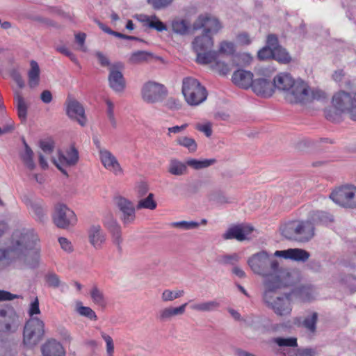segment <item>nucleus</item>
I'll return each mask as SVG.
<instances>
[{
  "instance_id": "obj_43",
  "label": "nucleus",
  "mask_w": 356,
  "mask_h": 356,
  "mask_svg": "<svg viewBox=\"0 0 356 356\" xmlns=\"http://www.w3.org/2000/svg\"><path fill=\"white\" fill-rule=\"evenodd\" d=\"M281 353L283 356H316L317 354L316 349L311 348L289 350L286 353L284 350Z\"/></svg>"
},
{
  "instance_id": "obj_21",
  "label": "nucleus",
  "mask_w": 356,
  "mask_h": 356,
  "mask_svg": "<svg viewBox=\"0 0 356 356\" xmlns=\"http://www.w3.org/2000/svg\"><path fill=\"white\" fill-rule=\"evenodd\" d=\"M274 256L295 261L305 262L309 258L310 254L303 249L289 248L284 250H277L274 252Z\"/></svg>"
},
{
  "instance_id": "obj_9",
  "label": "nucleus",
  "mask_w": 356,
  "mask_h": 356,
  "mask_svg": "<svg viewBox=\"0 0 356 356\" xmlns=\"http://www.w3.org/2000/svg\"><path fill=\"white\" fill-rule=\"evenodd\" d=\"M141 97L147 104H155L162 102L168 95L165 86L160 83L149 81L141 88Z\"/></svg>"
},
{
  "instance_id": "obj_59",
  "label": "nucleus",
  "mask_w": 356,
  "mask_h": 356,
  "mask_svg": "<svg viewBox=\"0 0 356 356\" xmlns=\"http://www.w3.org/2000/svg\"><path fill=\"white\" fill-rule=\"evenodd\" d=\"M46 281L49 286L56 288L60 285L58 276L55 273H49L46 275Z\"/></svg>"
},
{
  "instance_id": "obj_27",
  "label": "nucleus",
  "mask_w": 356,
  "mask_h": 356,
  "mask_svg": "<svg viewBox=\"0 0 356 356\" xmlns=\"http://www.w3.org/2000/svg\"><path fill=\"white\" fill-rule=\"evenodd\" d=\"M43 356H65V351L61 344L54 339L47 341L42 346Z\"/></svg>"
},
{
  "instance_id": "obj_61",
  "label": "nucleus",
  "mask_w": 356,
  "mask_h": 356,
  "mask_svg": "<svg viewBox=\"0 0 356 356\" xmlns=\"http://www.w3.org/2000/svg\"><path fill=\"white\" fill-rule=\"evenodd\" d=\"M86 35L83 33H79L75 34V40L79 45L78 49L82 51H86V47L85 46Z\"/></svg>"
},
{
  "instance_id": "obj_17",
  "label": "nucleus",
  "mask_w": 356,
  "mask_h": 356,
  "mask_svg": "<svg viewBox=\"0 0 356 356\" xmlns=\"http://www.w3.org/2000/svg\"><path fill=\"white\" fill-rule=\"evenodd\" d=\"M79 161V152L77 149L72 146L65 153H59L58 160L53 159L52 162L64 174L67 175L65 167L75 165Z\"/></svg>"
},
{
  "instance_id": "obj_34",
  "label": "nucleus",
  "mask_w": 356,
  "mask_h": 356,
  "mask_svg": "<svg viewBox=\"0 0 356 356\" xmlns=\"http://www.w3.org/2000/svg\"><path fill=\"white\" fill-rule=\"evenodd\" d=\"M309 219L314 225H327L332 222V215L321 211H314L309 214Z\"/></svg>"
},
{
  "instance_id": "obj_57",
  "label": "nucleus",
  "mask_w": 356,
  "mask_h": 356,
  "mask_svg": "<svg viewBox=\"0 0 356 356\" xmlns=\"http://www.w3.org/2000/svg\"><path fill=\"white\" fill-rule=\"evenodd\" d=\"M274 49L268 47L267 46L258 51L257 56L260 60H266L270 58H273Z\"/></svg>"
},
{
  "instance_id": "obj_58",
  "label": "nucleus",
  "mask_w": 356,
  "mask_h": 356,
  "mask_svg": "<svg viewBox=\"0 0 356 356\" xmlns=\"http://www.w3.org/2000/svg\"><path fill=\"white\" fill-rule=\"evenodd\" d=\"M57 51L67 56L74 63H78V60L76 56L70 51L65 46H58L56 47Z\"/></svg>"
},
{
  "instance_id": "obj_23",
  "label": "nucleus",
  "mask_w": 356,
  "mask_h": 356,
  "mask_svg": "<svg viewBox=\"0 0 356 356\" xmlns=\"http://www.w3.org/2000/svg\"><path fill=\"white\" fill-rule=\"evenodd\" d=\"M252 90L257 95L269 97L274 93L273 82L266 78H258L254 80Z\"/></svg>"
},
{
  "instance_id": "obj_13",
  "label": "nucleus",
  "mask_w": 356,
  "mask_h": 356,
  "mask_svg": "<svg viewBox=\"0 0 356 356\" xmlns=\"http://www.w3.org/2000/svg\"><path fill=\"white\" fill-rule=\"evenodd\" d=\"M348 113L352 120L356 121V93L353 95L340 92L335 96V113Z\"/></svg>"
},
{
  "instance_id": "obj_30",
  "label": "nucleus",
  "mask_w": 356,
  "mask_h": 356,
  "mask_svg": "<svg viewBox=\"0 0 356 356\" xmlns=\"http://www.w3.org/2000/svg\"><path fill=\"white\" fill-rule=\"evenodd\" d=\"M30 70L28 72V83L30 88H35L40 83V70L38 63L35 60L30 62Z\"/></svg>"
},
{
  "instance_id": "obj_22",
  "label": "nucleus",
  "mask_w": 356,
  "mask_h": 356,
  "mask_svg": "<svg viewBox=\"0 0 356 356\" xmlns=\"http://www.w3.org/2000/svg\"><path fill=\"white\" fill-rule=\"evenodd\" d=\"M116 204L122 213L121 219L125 224H129L135 220V208L132 202L126 198L120 197L116 200Z\"/></svg>"
},
{
  "instance_id": "obj_36",
  "label": "nucleus",
  "mask_w": 356,
  "mask_h": 356,
  "mask_svg": "<svg viewBox=\"0 0 356 356\" xmlns=\"http://www.w3.org/2000/svg\"><path fill=\"white\" fill-rule=\"evenodd\" d=\"M172 31L179 35H186L188 32L190 24L182 18L176 17L171 22Z\"/></svg>"
},
{
  "instance_id": "obj_26",
  "label": "nucleus",
  "mask_w": 356,
  "mask_h": 356,
  "mask_svg": "<svg viewBox=\"0 0 356 356\" xmlns=\"http://www.w3.org/2000/svg\"><path fill=\"white\" fill-rule=\"evenodd\" d=\"M298 241H308L314 236V225L309 219L298 222Z\"/></svg>"
},
{
  "instance_id": "obj_10",
  "label": "nucleus",
  "mask_w": 356,
  "mask_h": 356,
  "mask_svg": "<svg viewBox=\"0 0 356 356\" xmlns=\"http://www.w3.org/2000/svg\"><path fill=\"white\" fill-rule=\"evenodd\" d=\"M54 223L60 229H67L77 222L74 212L65 204H57L52 216Z\"/></svg>"
},
{
  "instance_id": "obj_41",
  "label": "nucleus",
  "mask_w": 356,
  "mask_h": 356,
  "mask_svg": "<svg viewBox=\"0 0 356 356\" xmlns=\"http://www.w3.org/2000/svg\"><path fill=\"white\" fill-rule=\"evenodd\" d=\"M318 320V314L313 312L307 316L302 323H298V326L305 327L309 333L314 334L316 330V323Z\"/></svg>"
},
{
  "instance_id": "obj_24",
  "label": "nucleus",
  "mask_w": 356,
  "mask_h": 356,
  "mask_svg": "<svg viewBox=\"0 0 356 356\" xmlns=\"http://www.w3.org/2000/svg\"><path fill=\"white\" fill-rule=\"evenodd\" d=\"M232 81L237 86L247 89L252 87L254 82L253 74L250 71L238 70L232 75Z\"/></svg>"
},
{
  "instance_id": "obj_16",
  "label": "nucleus",
  "mask_w": 356,
  "mask_h": 356,
  "mask_svg": "<svg viewBox=\"0 0 356 356\" xmlns=\"http://www.w3.org/2000/svg\"><path fill=\"white\" fill-rule=\"evenodd\" d=\"M99 159L105 169L115 176H122L124 170L115 156L109 150L101 148L99 150Z\"/></svg>"
},
{
  "instance_id": "obj_7",
  "label": "nucleus",
  "mask_w": 356,
  "mask_h": 356,
  "mask_svg": "<svg viewBox=\"0 0 356 356\" xmlns=\"http://www.w3.org/2000/svg\"><path fill=\"white\" fill-rule=\"evenodd\" d=\"M214 44L213 38L211 35L202 33L196 36L192 42V47L196 54V62L201 65H209L211 63L212 54Z\"/></svg>"
},
{
  "instance_id": "obj_20",
  "label": "nucleus",
  "mask_w": 356,
  "mask_h": 356,
  "mask_svg": "<svg viewBox=\"0 0 356 356\" xmlns=\"http://www.w3.org/2000/svg\"><path fill=\"white\" fill-rule=\"evenodd\" d=\"M88 238L90 244L96 250L102 248L106 236L99 225H92L88 229Z\"/></svg>"
},
{
  "instance_id": "obj_12",
  "label": "nucleus",
  "mask_w": 356,
  "mask_h": 356,
  "mask_svg": "<svg viewBox=\"0 0 356 356\" xmlns=\"http://www.w3.org/2000/svg\"><path fill=\"white\" fill-rule=\"evenodd\" d=\"M19 326L17 314L13 307H0V332L14 333Z\"/></svg>"
},
{
  "instance_id": "obj_29",
  "label": "nucleus",
  "mask_w": 356,
  "mask_h": 356,
  "mask_svg": "<svg viewBox=\"0 0 356 356\" xmlns=\"http://www.w3.org/2000/svg\"><path fill=\"white\" fill-rule=\"evenodd\" d=\"M290 293L301 302H309L314 298V291L309 286H302L293 289Z\"/></svg>"
},
{
  "instance_id": "obj_8",
  "label": "nucleus",
  "mask_w": 356,
  "mask_h": 356,
  "mask_svg": "<svg viewBox=\"0 0 356 356\" xmlns=\"http://www.w3.org/2000/svg\"><path fill=\"white\" fill-rule=\"evenodd\" d=\"M44 334V323L37 317H31L26 323L23 332V343L29 348L37 345Z\"/></svg>"
},
{
  "instance_id": "obj_4",
  "label": "nucleus",
  "mask_w": 356,
  "mask_h": 356,
  "mask_svg": "<svg viewBox=\"0 0 356 356\" xmlns=\"http://www.w3.org/2000/svg\"><path fill=\"white\" fill-rule=\"evenodd\" d=\"M275 256L269 254L266 251L262 250L251 255L247 263L252 271L265 278L264 287L267 281L271 280H281L283 272H286L288 276L296 272L289 268L280 267L279 262Z\"/></svg>"
},
{
  "instance_id": "obj_37",
  "label": "nucleus",
  "mask_w": 356,
  "mask_h": 356,
  "mask_svg": "<svg viewBox=\"0 0 356 356\" xmlns=\"http://www.w3.org/2000/svg\"><path fill=\"white\" fill-rule=\"evenodd\" d=\"M90 298L92 302L101 308H105L107 305L106 298L102 291L94 286L90 291Z\"/></svg>"
},
{
  "instance_id": "obj_3",
  "label": "nucleus",
  "mask_w": 356,
  "mask_h": 356,
  "mask_svg": "<svg viewBox=\"0 0 356 356\" xmlns=\"http://www.w3.org/2000/svg\"><path fill=\"white\" fill-rule=\"evenodd\" d=\"M274 90L284 94V99L291 104H306L310 99L309 87L302 79H295L288 72H280L273 81Z\"/></svg>"
},
{
  "instance_id": "obj_49",
  "label": "nucleus",
  "mask_w": 356,
  "mask_h": 356,
  "mask_svg": "<svg viewBox=\"0 0 356 356\" xmlns=\"http://www.w3.org/2000/svg\"><path fill=\"white\" fill-rule=\"evenodd\" d=\"M156 207V203L154 200V195L153 193H149L148 196L145 198L140 200L137 205V209H140L142 208L148 209L153 210Z\"/></svg>"
},
{
  "instance_id": "obj_52",
  "label": "nucleus",
  "mask_w": 356,
  "mask_h": 356,
  "mask_svg": "<svg viewBox=\"0 0 356 356\" xmlns=\"http://www.w3.org/2000/svg\"><path fill=\"white\" fill-rule=\"evenodd\" d=\"M208 198L210 201L216 202L220 204L230 202L228 198L221 191H219L211 192L209 195Z\"/></svg>"
},
{
  "instance_id": "obj_2",
  "label": "nucleus",
  "mask_w": 356,
  "mask_h": 356,
  "mask_svg": "<svg viewBox=\"0 0 356 356\" xmlns=\"http://www.w3.org/2000/svg\"><path fill=\"white\" fill-rule=\"evenodd\" d=\"M38 237L26 234L13 249L0 250V270L8 266L15 259H23L31 268L38 265L40 254L37 245Z\"/></svg>"
},
{
  "instance_id": "obj_6",
  "label": "nucleus",
  "mask_w": 356,
  "mask_h": 356,
  "mask_svg": "<svg viewBox=\"0 0 356 356\" xmlns=\"http://www.w3.org/2000/svg\"><path fill=\"white\" fill-rule=\"evenodd\" d=\"M182 93L186 102L191 106L200 104L207 97L206 88L193 77H186L183 79Z\"/></svg>"
},
{
  "instance_id": "obj_44",
  "label": "nucleus",
  "mask_w": 356,
  "mask_h": 356,
  "mask_svg": "<svg viewBox=\"0 0 356 356\" xmlns=\"http://www.w3.org/2000/svg\"><path fill=\"white\" fill-rule=\"evenodd\" d=\"M215 162V159L197 160L195 159H191L187 160L186 165H188L195 170H200L209 167Z\"/></svg>"
},
{
  "instance_id": "obj_33",
  "label": "nucleus",
  "mask_w": 356,
  "mask_h": 356,
  "mask_svg": "<svg viewBox=\"0 0 356 356\" xmlns=\"http://www.w3.org/2000/svg\"><path fill=\"white\" fill-rule=\"evenodd\" d=\"M272 341L280 348L277 353L282 354V351L284 350L286 353L287 350H290L287 348H296L298 346L297 338L296 337H275L273 338Z\"/></svg>"
},
{
  "instance_id": "obj_53",
  "label": "nucleus",
  "mask_w": 356,
  "mask_h": 356,
  "mask_svg": "<svg viewBox=\"0 0 356 356\" xmlns=\"http://www.w3.org/2000/svg\"><path fill=\"white\" fill-rule=\"evenodd\" d=\"M154 9L161 10L170 6L174 0H147Z\"/></svg>"
},
{
  "instance_id": "obj_39",
  "label": "nucleus",
  "mask_w": 356,
  "mask_h": 356,
  "mask_svg": "<svg viewBox=\"0 0 356 356\" xmlns=\"http://www.w3.org/2000/svg\"><path fill=\"white\" fill-rule=\"evenodd\" d=\"M15 100L17 104L18 116L22 121H25L27 115V104L18 91L15 92Z\"/></svg>"
},
{
  "instance_id": "obj_15",
  "label": "nucleus",
  "mask_w": 356,
  "mask_h": 356,
  "mask_svg": "<svg viewBox=\"0 0 356 356\" xmlns=\"http://www.w3.org/2000/svg\"><path fill=\"white\" fill-rule=\"evenodd\" d=\"M123 69L124 65L120 62L113 63L109 67V86L116 92H122L126 87V81L122 74Z\"/></svg>"
},
{
  "instance_id": "obj_14",
  "label": "nucleus",
  "mask_w": 356,
  "mask_h": 356,
  "mask_svg": "<svg viewBox=\"0 0 356 356\" xmlns=\"http://www.w3.org/2000/svg\"><path fill=\"white\" fill-rule=\"evenodd\" d=\"M335 204L350 209H356V186H341L335 190Z\"/></svg>"
},
{
  "instance_id": "obj_31",
  "label": "nucleus",
  "mask_w": 356,
  "mask_h": 356,
  "mask_svg": "<svg viewBox=\"0 0 356 356\" xmlns=\"http://www.w3.org/2000/svg\"><path fill=\"white\" fill-rule=\"evenodd\" d=\"M107 227L111 234L113 244L117 246L119 251H121L122 238L120 226L117 223L116 221L112 220L107 225Z\"/></svg>"
},
{
  "instance_id": "obj_11",
  "label": "nucleus",
  "mask_w": 356,
  "mask_h": 356,
  "mask_svg": "<svg viewBox=\"0 0 356 356\" xmlns=\"http://www.w3.org/2000/svg\"><path fill=\"white\" fill-rule=\"evenodd\" d=\"M193 28L194 30L203 29V33L212 36L222 29V25L217 17L205 13L197 17L193 24Z\"/></svg>"
},
{
  "instance_id": "obj_64",
  "label": "nucleus",
  "mask_w": 356,
  "mask_h": 356,
  "mask_svg": "<svg viewBox=\"0 0 356 356\" xmlns=\"http://www.w3.org/2000/svg\"><path fill=\"white\" fill-rule=\"evenodd\" d=\"M236 41L239 44L248 45L251 43V38L248 33L243 32L237 35Z\"/></svg>"
},
{
  "instance_id": "obj_5",
  "label": "nucleus",
  "mask_w": 356,
  "mask_h": 356,
  "mask_svg": "<svg viewBox=\"0 0 356 356\" xmlns=\"http://www.w3.org/2000/svg\"><path fill=\"white\" fill-rule=\"evenodd\" d=\"M236 51L235 44L228 40H222L218 44L217 50L212 54L211 63L210 68L220 75H226L232 68L223 58L232 56Z\"/></svg>"
},
{
  "instance_id": "obj_51",
  "label": "nucleus",
  "mask_w": 356,
  "mask_h": 356,
  "mask_svg": "<svg viewBox=\"0 0 356 356\" xmlns=\"http://www.w3.org/2000/svg\"><path fill=\"white\" fill-rule=\"evenodd\" d=\"M200 224L195 221H179L174 222L171 224V226L173 227L179 228L184 230H191L197 229L199 227Z\"/></svg>"
},
{
  "instance_id": "obj_1",
  "label": "nucleus",
  "mask_w": 356,
  "mask_h": 356,
  "mask_svg": "<svg viewBox=\"0 0 356 356\" xmlns=\"http://www.w3.org/2000/svg\"><path fill=\"white\" fill-rule=\"evenodd\" d=\"M281 280H271L266 282L263 293V300L266 305L278 316L288 317L291 316L292 306L291 293L280 294L279 290L293 285L298 279L297 273L288 276L286 272L281 275Z\"/></svg>"
},
{
  "instance_id": "obj_40",
  "label": "nucleus",
  "mask_w": 356,
  "mask_h": 356,
  "mask_svg": "<svg viewBox=\"0 0 356 356\" xmlns=\"http://www.w3.org/2000/svg\"><path fill=\"white\" fill-rule=\"evenodd\" d=\"M153 56L151 53L145 51H137L132 53L129 58V62L131 64H140L148 62L152 59Z\"/></svg>"
},
{
  "instance_id": "obj_60",
  "label": "nucleus",
  "mask_w": 356,
  "mask_h": 356,
  "mask_svg": "<svg viewBox=\"0 0 356 356\" xmlns=\"http://www.w3.org/2000/svg\"><path fill=\"white\" fill-rule=\"evenodd\" d=\"M239 260V256L237 254L224 255L220 259V262L223 264H234Z\"/></svg>"
},
{
  "instance_id": "obj_46",
  "label": "nucleus",
  "mask_w": 356,
  "mask_h": 356,
  "mask_svg": "<svg viewBox=\"0 0 356 356\" xmlns=\"http://www.w3.org/2000/svg\"><path fill=\"white\" fill-rule=\"evenodd\" d=\"M310 99L306 102H309L313 99H316L317 101L321 102L323 103H326L330 99L331 102L334 101V96H329L327 92L321 89H316L309 91Z\"/></svg>"
},
{
  "instance_id": "obj_63",
  "label": "nucleus",
  "mask_w": 356,
  "mask_h": 356,
  "mask_svg": "<svg viewBox=\"0 0 356 356\" xmlns=\"http://www.w3.org/2000/svg\"><path fill=\"white\" fill-rule=\"evenodd\" d=\"M11 347L8 341L0 340V356H10Z\"/></svg>"
},
{
  "instance_id": "obj_55",
  "label": "nucleus",
  "mask_w": 356,
  "mask_h": 356,
  "mask_svg": "<svg viewBox=\"0 0 356 356\" xmlns=\"http://www.w3.org/2000/svg\"><path fill=\"white\" fill-rule=\"evenodd\" d=\"M101 337L106 342V354L107 355L113 354L114 353V343H113L112 337L104 332H101Z\"/></svg>"
},
{
  "instance_id": "obj_48",
  "label": "nucleus",
  "mask_w": 356,
  "mask_h": 356,
  "mask_svg": "<svg viewBox=\"0 0 356 356\" xmlns=\"http://www.w3.org/2000/svg\"><path fill=\"white\" fill-rule=\"evenodd\" d=\"M273 58L279 63L286 64L290 63L291 58L286 50L282 47L274 49Z\"/></svg>"
},
{
  "instance_id": "obj_28",
  "label": "nucleus",
  "mask_w": 356,
  "mask_h": 356,
  "mask_svg": "<svg viewBox=\"0 0 356 356\" xmlns=\"http://www.w3.org/2000/svg\"><path fill=\"white\" fill-rule=\"evenodd\" d=\"M219 307L220 303L215 300L193 302L190 305L191 309L197 312H211Z\"/></svg>"
},
{
  "instance_id": "obj_32",
  "label": "nucleus",
  "mask_w": 356,
  "mask_h": 356,
  "mask_svg": "<svg viewBox=\"0 0 356 356\" xmlns=\"http://www.w3.org/2000/svg\"><path fill=\"white\" fill-rule=\"evenodd\" d=\"M27 207L29 212L35 217L37 220L42 221L45 216V210L42 201L29 200L27 202Z\"/></svg>"
},
{
  "instance_id": "obj_18",
  "label": "nucleus",
  "mask_w": 356,
  "mask_h": 356,
  "mask_svg": "<svg viewBox=\"0 0 356 356\" xmlns=\"http://www.w3.org/2000/svg\"><path fill=\"white\" fill-rule=\"evenodd\" d=\"M66 106V112L69 118L76 120L80 125L84 126L87 120L82 105L75 99L68 97Z\"/></svg>"
},
{
  "instance_id": "obj_38",
  "label": "nucleus",
  "mask_w": 356,
  "mask_h": 356,
  "mask_svg": "<svg viewBox=\"0 0 356 356\" xmlns=\"http://www.w3.org/2000/svg\"><path fill=\"white\" fill-rule=\"evenodd\" d=\"M24 150L20 153V158L23 161L24 165L29 170H33L35 165L33 161V152L24 140Z\"/></svg>"
},
{
  "instance_id": "obj_50",
  "label": "nucleus",
  "mask_w": 356,
  "mask_h": 356,
  "mask_svg": "<svg viewBox=\"0 0 356 356\" xmlns=\"http://www.w3.org/2000/svg\"><path fill=\"white\" fill-rule=\"evenodd\" d=\"M76 311L80 315L87 317L90 320H97V316L95 312L89 307L81 305V302H78L76 304Z\"/></svg>"
},
{
  "instance_id": "obj_42",
  "label": "nucleus",
  "mask_w": 356,
  "mask_h": 356,
  "mask_svg": "<svg viewBox=\"0 0 356 356\" xmlns=\"http://www.w3.org/2000/svg\"><path fill=\"white\" fill-rule=\"evenodd\" d=\"M298 222H290L282 229V234L289 240L298 241Z\"/></svg>"
},
{
  "instance_id": "obj_56",
  "label": "nucleus",
  "mask_w": 356,
  "mask_h": 356,
  "mask_svg": "<svg viewBox=\"0 0 356 356\" xmlns=\"http://www.w3.org/2000/svg\"><path fill=\"white\" fill-rule=\"evenodd\" d=\"M212 124L207 122L204 124L197 123L195 125V129L199 131L203 132L206 136L209 137L212 134Z\"/></svg>"
},
{
  "instance_id": "obj_45",
  "label": "nucleus",
  "mask_w": 356,
  "mask_h": 356,
  "mask_svg": "<svg viewBox=\"0 0 356 356\" xmlns=\"http://www.w3.org/2000/svg\"><path fill=\"white\" fill-rule=\"evenodd\" d=\"M185 292L184 290H170L165 289L161 293V300L163 302H171L175 299L179 298L184 295Z\"/></svg>"
},
{
  "instance_id": "obj_47",
  "label": "nucleus",
  "mask_w": 356,
  "mask_h": 356,
  "mask_svg": "<svg viewBox=\"0 0 356 356\" xmlns=\"http://www.w3.org/2000/svg\"><path fill=\"white\" fill-rule=\"evenodd\" d=\"M177 144L188 149L190 152H195L197 150V143L195 140L188 136H181L177 138Z\"/></svg>"
},
{
  "instance_id": "obj_62",
  "label": "nucleus",
  "mask_w": 356,
  "mask_h": 356,
  "mask_svg": "<svg viewBox=\"0 0 356 356\" xmlns=\"http://www.w3.org/2000/svg\"><path fill=\"white\" fill-rule=\"evenodd\" d=\"M106 104L107 106V115L108 117L111 122L113 125H115V120L114 118V104L113 103L108 99L106 100Z\"/></svg>"
},
{
  "instance_id": "obj_25",
  "label": "nucleus",
  "mask_w": 356,
  "mask_h": 356,
  "mask_svg": "<svg viewBox=\"0 0 356 356\" xmlns=\"http://www.w3.org/2000/svg\"><path fill=\"white\" fill-rule=\"evenodd\" d=\"M188 303L185 302L179 307L169 306L161 309L157 318L161 322L170 321L173 317L183 315L185 313Z\"/></svg>"
},
{
  "instance_id": "obj_35",
  "label": "nucleus",
  "mask_w": 356,
  "mask_h": 356,
  "mask_svg": "<svg viewBox=\"0 0 356 356\" xmlns=\"http://www.w3.org/2000/svg\"><path fill=\"white\" fill-rule=\"evenodd\" d=\"M168 172L173 175L181 176L187 173L186 163H183L177 159H171L168 165Z\"/></svg>"
},
{
  "instance_id": "obj_54",
  "label": "nucleus",
  "mask_w": 356,
  "mask_h": 356,
  "mask_svg": "<svg viewBox=\"0 0 356 356\" xmlns=\"http://www.w3.org/2000/svg\"><path fill=\"white\" fill-rule=\"evenodd\" d=\"M149 27L154 29L158 31H163L167 30V26L156 15H152V21L149 24Z\"/></svg>"
},
{
  "instance_id": "obj_19",
  "label": "nucleus",
  "mask_w": 356,
  "mask_h": 356,
  "mask_svg": "<svg viewBox=\"0 0 356 356\" xmlns=\"http://www.w3.org/2000/svg\"><path fill=\"white\" fill-rule=\"evenodd\" d=\"M252 226L248 225H236L230 227L222 234L225 240L236 239L238 241H243L250 238L249 236L253 232Z\"/></svg>"
}]
</instances>
